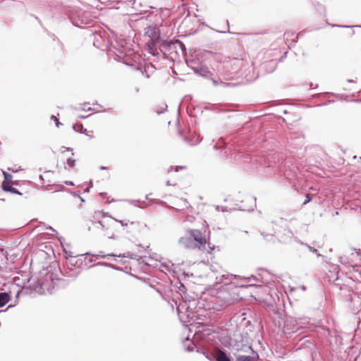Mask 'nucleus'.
<instances>
[{"mask_svg": "<svg viewBox=\"0 0 361 361\" xmlns=\"http://www.w3.org/2000/svg\"><path fill=\"white\" fill-rule=\"evenodd\" d=\"M207 243V238L201 231L190 229L186 231L184 235L178 240L180 246L188 249H196L204 250Z\"/></svg>", "mask_w": 361, "mask_h": 361, "instance_id": "nucleus-1", "label": "nucleus"}, {"mask_svg": "<svg viewBox=\"0 0 361 361\" xmlns=\"http://www.w3.org/2000/svg\"><path fill=\"white\" fill-rule=\"evenodd\" d=\"M238 300V295L233 290H228L227 287L223 286L217 293L216 304L219 306L217 310H221L234 304Z\"/></svg>", "mask_w": 361, "mask_h": 361, "instance_id": "nucleus-2", "label": "nucleus"}, {"mask_svg": "<svg viewBox=\"0 0 361 361\" xmlns=\"http://www.w3.org/2000/svg\"><path fill=\"white\" fill-rule=\"evenodd\" d=\"M68 16L72 23L78 27L82 25H87L91 20V16L89 12L80 11L75 13H68Z\"/></svg>", "mask_w": 361, "mask_h": 361, "instance_id": "nucleus-3", "label": "nucleus"}, {"mask_svg": "<svg viewBox=\"0 0 361 361\" xmlns=\"http://www.w3.org/2000/svg\"><path fill=\"white\" fill-rule=\"evenodd\" d=\"M309 324V319L307 317L299 318L298 319L287 321L286 326L287 330L290 331H297L301 328L305 327Z\"/></svg>", "mask_w": 361, "mask_h": 361, "instance_id": "nucleus-4", "label": "nucleus"}, {"mask_svg": "<svg viewBox=\"0 0 361 361\" xmlns=\"http://www.w3.org/2000/svg\"><path fill=\"white\" fill-rule=\"evenodd\" d=\"M188 64L195 73L202 77L208 78L211 75L208 68L202 64L196 65L194 61H190Z\"/></svg>", "mask_w": 361, "mask_h": 361, "instance_id": "nucleus-5", "label": "nucleus"}, {"mask_svg": "<svg viewBox=\"0 0 361 361\" xmlns=\"http://www.w3.org/2000/svg\"><path fill=\"white\" fill-rule=\"evenodd\" d=\"M209 278H215V284L224 283L225 286H227L231 283V280L228 279V275L224 274L216 275L212 272L209 274Z\"/></svg>", "mask_w": 361, "mask_h": 361, "instance_id": "nucleus-6", "label": "nucleus"}, {"mask_svg": "<svg viewBox=\"0 0 361 361\" xmlns=\"http://www.w3.org/2000/svg\"><path fill=\"white\" fill-rule=\"evenodd\" d=\"M106 41V39L104 36L102 35V32H95L94 33V42L93 44L94 47L104 49V44Z\"/></svg>", "mask_w": 361, "mask_h": 361, "instance_id": "nucleus-7", "label": "nucleus"}, {"mask_svg": "<svg viewBox=\"0 0 361 361\" xmlns=\"http://www.w3.org/2000/svg\"><path fill=\"white\" fill-rule=\"evenodd\" d=\"M293 235V232L289 229H284L283 233L279 235V240L281 243H287L290 242Z\"/></svg>", "mask_w": 361, "mask_h": 361, "instance_id": "nucleus-8", "label": "nucleus"}, {"mask_svg": "<svg viewBox=\"0 0 361 361\" xmlns=\"http://www.w3.org/2000/svg\"><path fill=\"white\" fill-rule=\"evenodd\" d=\"M145 35L152 39L157 38V27L152 25L148 26L145 28Z\"/></svg>", "mask_w": 361, "mask_h": 361, "instance_id": "nucleus-9", "label": "nucleus"}, {"mask_svg": "<svg viewBox=\"0 0 361 361\" xmlns=\"http://www.w3.org/2000/svg\"><path fill=\"white\" fill-rule=\"evenodd\" d=\"M184 140L190 145H195L198 144L201 140L202 138L200 137V135L195 134L191 135V137L189 138L188 137H185Z\"/></svg>", "mask_w": 361, "mask_h": 361, "instance_id": "nucleus-10", "label": "nucleus"}, {"mask_svg": "<svg viewBox=\"0 0 361 361\" xmlns=\"http://www.w3.org/2000/svg\"><path fill=\"white\" fill-rule=\"evenodd\" d=\"M129 255H130L129 252L119 254V255H115V254L104 255L103 252H99V254L95 255L94 256L97 257V259H104L106 257H128Z\"/></svg>", "mask_w": 361, "mask_h": 361, "instance_id": "nucleus-11", "label": "nucleus"}, {"mask_svg": "<svg viewBox=\"0 0 361 361\" xmlns=\"http://www.w3.org/2000/svg\"><path fill=\"white\" fill-rule=\"evenodd\" d=\"M215 359L216 361H231L226 353L219 349L216 351Z\"/></svg>", "mask_w": 361, "mask_h": 361, "instance_id": "nucleus-12", "label": "nucleus"}, {"mask_svg": "<svg viewBox=\"0 0 361 361\" xmlns=\"http://www.w3.org/2000/svg\"><path fill=\"white\" fill-rule=\"evenodd\" d=\"M2 188L5 191H9L13 193H16V194H19V195L20 194L16 188L12 187L10 185L9 182L3 181Z\"/></svg>", "mask_w": 361, "mask_h": 361, "instance_id": "nucleus-13", "label": "nucleus"}, {"mask_svg": "<svg viewBox=\"0 0 361 361\" xmlns=\"http://www.w3.org/2000/svg\"><path fill=\"white\" fill-rule=\"evenodd\" d=\"M294 240L295 242L298 243L299 244H300L301 245L306 247L310 252L315 253L317 255V257L321 256V255L318 252V250L317 249H315L314 247H312L310 245L302 243V241H300V240H298L296 238L294 239Z\"/></svg>", "mask_w": 361, "mask_h": 361, "instance_id": "nucleus-14", "label": "nucleus"}, {"mask_svg": "<svg viewBox=\"0 0 361 361\" xmlns=\"http://www.w3.org/2000/svg\"><path fill=\"white\" fill-rule=\"evenodd\" d=\"M10 300V295L7 293H0V307L4 306Z\"/></svg>", "mask_w": 361, "mask_h": 361, "instance_id": "nucleus-15", "label": "nucleus"}, {"mask_svg": "<svg viewBox=\"0 0 361 361\" xmlns=\"http://www.w3.org/2000/svg\"><path fill=\"white\" fill-rule=\"evenodd\" d=\"M242 279L243 281H245V282L258 281V279H257V277L253 275H251L249 277H243V278H242Z\"/></svg>", "mask_w": 361, "mask_h": 361, "instance_id": "nucleus-16", "label": "nucleus"}, {"mask_svg": "<svg viewBox=\"0 0 361 361\" xmlns=\"http://www.w3.org/2000/svg\"><path fill=\"white\" fill-rule=\"evenodd\" d=\"M236 361H252V357L250 356L241 355L236 358Z\"/></svg>", "mask_w": 361, "mask_h": 361, "instance_id": "nucleus-17", "label": "nucleus"}, {"mask_svg": "<svg viewBox=\"0 0 361 361\" xmlns=\"http://www.w3.org/2000/svg\"><path fill=\"white\" fill-rule=\"evenodd\" d=\"M116 222H118L121 224V225L123 226V227H128V225H129V221H121V220H118L115 218H112Z\"/></svg>", "mask_w": 361, "mask_h": 361, "instance_id": "nucleus-18", "label": "nucleus"}, {"mask_svg": "<svg viewBox=\"0 0 361 361\" xmlns=\"http://www.w3.org/2000/svg\"><path fill=\"white\" fill-rule=\"evenodd\" d=\"M75 159H68L67 160V166L69 167V168H73L75 166Z\"/></svg>", "mask_w": 361, "mask_h": 361, "instance_id": "nucleus-19", "label": "nucleus"}, {"mask_svg": "<svg viewBox=\"0 0 361 361\" xmlns=\"http://www.w3.org/2000/svg\"><path fill=\"white\" fill-rule=\"evenodd\" d=\"M4 180L6 182H8L12 178V175L6 172H4Z\"/></svg>", "mask_w": 361, "mask_h": 361, "instance_id": "nucleus-20", "label": "nucleus"}, {"mask_svg": "<svg viewBox=\"0 0 361 361\" xmlns=\"http://www.w3.org/2000/svg\"><path fill=\"white\" fill-rule=\"evenodd\" d=\"M311 200H312V198H311L310 194H307L306 199H305V202H303V204H307L308 202H310L311 201Z\"/></svg>", "mask_w": 361, "mask_h": 361, "instance_id": "nucleus-21", "label": "nucleus"}, {"mask_svg": "<svg viewBox=\"0 0 361 361\" xmlns=\"http://www.w3.org/2000/svg\"><path fill=\"white\" fill-rule=\"evenodd\" d=\"M82 128V126L81 124L73 126V129L75 131H79Z\"/></svg>", "mask_w": 361, "mask_h": 361, "instance_id": "nucleus-22", "label": "nucleus"}, {"mask_svg": "<svg viewBox=\"0 0 361 361\" xmlns=\"http://www.w3.org/2000/svg\"><path fill=\"white\" fill-rule=\"evenodd\" d=\"M51 119H54V120L55 121V122H56V126L57 127H59V125L61 124V123L59 121V119H58L56 117L54 116H51Z\"/></svg>", "mask_w": 361, "mask_h": 361, "instance_id": "nucleus-23", "label": "nucleus"}, {"mask_svg": "<svg viewBox=\"0 0 361 361\" xmlns=\"http://www.w3.org/2000/svg\"><path fill=\"white\" fill-rule=\"evenodd\" d=\"M185 166H176V167L174 168V171H175L176 172H178V171H179V170H181V169H185Z\"/></svg>", "mask_w": 361, "mask_h": 361, "instance_id": "nucleus-24", "label": "nucleus"}, {"mask_svg": "<svg viewBox=\"0 0 361 361\" xmlns=\"http://www.w3.org/2000/svg\"><path fill=\"white\" fill-rule=\"evenodd\" d=\"M61 149H62L61 150L62 153L65 152L66 151H73V149H71L70 147L66 148L65 147H62Z\"/></svg>", "mask_w": 361, "mask_h": 361, "instance_id": "nucleus-25", "label": "nucleus"}, {"mask_svg": "<svg viewBox=\"0 0 361 361\" xmlns=\"http://www.w3.org/2000/svg\"><path fill=\"white\" fill-rule=\"evenodd\" d=\"M98 224L100 225V226H101V229H102V230H106V228L105 227V226H104V224L103 221H98Z\"/></svg>", "mask_w": 361, "mask_h": 361, "instance_id": "nucleus-26", "label": "nucleus"}, {"mask_svg": "<svg viewBox=\"0 0 361 361\" xmlns=\"http://www.w3.org/2000/svg\"><path fill=\"white\" fill-rule=\"evenodd\" d=\"M65 184L67 185H73V183L72 181H65Z\"/></svg>", "mask_w": 361, "mask_h": 361, "instance_id": "nucleus-27", "label": "nucleus"}, {"mask_svg": "<svg viewBox=\"0 0 361 361\" xmlns=\"http://www.w3.org/2000/svg\"><path fill=\"white\" fill-rule=\"evenodd\" d=\"M166 108H167V106L166 105V106L163 108V110H161V111H157V114H160L163 113V112H164V111Z\"/></svg>", "mask_w": 361, "mask_h": 361, "instance_id": "nucleus-28", "label": "nucleus"}, {"mask_svg": "<svg viewBox=\"0 0 361 361\" xmlns=\"http://www.w3.org/2000/svg\"><path fill=\"white\" fill-rule=\"evenodd\" d=\"M187 350H188V351H190H190H192V350H193V348H192H192L188 347V348H187Z\"/></svg>", "mask_w": 361, "mask_h": 361, "instance_id": "nucleus-29", "label": "nucleus"}, {"mask_svg": "<svg viewBox=\"0 0 361 361\" xmlns=\"http://www.w3.org/2000/svg\"><path fill=\"white\" fill-rule=\"evenodd\" d=\"M300 288L302 290H306V287L305 286H300Z\"/></svg>", "mask_w": 361, "mask_h": 361, "instance_id": "nucleus-30", "label": "nucleus"}, {"mask_svg": "<svg viewBox=\"0 0 361 361\" xmlns=\"http://www.w3.org/2000/svg\"><path fill=\"white\" fill-rule=\"evenodd\" d=\"M166 185H168V186L171 185V182L169 180H168L166 182Z\"/></svg>", "mask_w": 361, "mask_h": 361, "instance_id": "nucleus-31", "label": "nucleus"}, {"mask_svg": "<svg viewBox=\"0 0 361 361\" xmlns=\"http://www.w3.org/2000/svg\"><path fill=\"white\" fill-rule=\"evenodd\" d=\"M213 83L214 85H217V81L215 80H213Z\"/></svg>", "mask_w": 361, "mask_h": 361, "instance_id": "nucleus-32", "label": "nucleus"}, {"mask_svg": "<svg viewBox=\"0 0 361 361\" xmlns=\"http://www.w3.org/2000/svg\"><path fill=\"white\" fill-rule=\"evenodd\" d=\"M106 169V168L105 166H101V167H100V169H101V170H104V169Z\"/></svg>", "mask_w": 361, "mask_h": 361, "instance_id": "nucleus-33", "label": "nucleus"}, {"mask_svg": "<svg viewBox=\"0 0 361 361\" xmlns=\"http://www.w3.org/2000/svg\"><path fill=\"white\" fill-rule=\"evenodd\" d=\"M103 216H108V214H107V213H104H104H103Z\"/></svg>", "mask_w": 361, "mask_h": 361, "instance_id": "nucleus-34", "label": "nucleus"}, {"mask_svg": "<svg viewBox=\"0 0 361 361\" xmlns=\"http://www.w3.org/2000/svg\"><path fill=\"white\" fill-rule=\"evenodd\" d=\"M273 235H274L273 233L267 234L265 237H267L268 235H271V236H272Z\"/></svg>", "mask_w": 361, "mask_h": 361, "instance_id": "nucleus-35", "label": "nucleus"}, {"mask_svg": "<svg viewBox=\"0 0 361 361\" xmlns=\"http://www.w3.org/2000/svg\"><path fill=\"white\" fill-rule=\"evenodd\" d=\"M109 238L110 239H114V236H110Z\"/></svg>", "mask_w": 361, "mask_h": 361, "instance_id": "nucleus-36", "label": "nucleus"}, {"mask_svg": "<svg viewBox=\"0 0 361 361\" xmlns=\"http://www.w3.org/2000/svg\"><path fill=\"white\" fill-rule=\"evenodd\" d=\"M80 198L82 200V202H84V200L81 197H80Z\"/></svg>", "mask_w": 361, "mask_h": 361, "instance_id": "nucleus-37", "label": "nucleus"}]
</instances>
